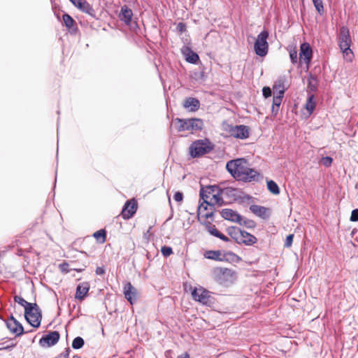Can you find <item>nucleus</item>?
<instances>
[{
  "mask_svg": "<svg viewBox=\"0 0 358 358\" xmlns=\"http://www.w3.org/2000/svg\"><path fill=\"white\" fill-rule=\"evenodd\" d=\"M187 52H184L185 55V59L190 64H196L199 61V57L197 53L194 52L192 50L187 48Z\"/></svg>",
  "mask_w": 358,
  "mask_h": 358,
  "instance_id": "nucleus-29",
  "label": "nucleus"
},
{
  "mask_svg": "<svg viewBox=\"0 0 358 358\" xmlns=\"http://www.w3.org/2000/svg\"><path fill=\"white\" fill-rule=\"evenodd\" d=\"M269 33L266 29H264L261 31L256 38L254 45L255 52L259 57H265L268 51V43L267 39L268 38Z\"/></svg>",
  "mask_w": 358,
  "mask_h": 358,
  "instance_id": "nucleus-7",
  "label": "nucleus"
},
{
  "mask_svg": "<svg viewBox=\"0 0 358 358\" xmlns=\"http://www.w3.org/2000/svg\"><path fill=\"white\" fill-rule=\"evenodd\" d=\"M204 211L207 212L203 214L202 216L206 219L212 218V220H213L214 212L215 211L214 203L209 202L206 199L203 200V201L198 206L199 215L202 214V213Z\"/></svg>",
  "mask_w": 358,
  "mask_h": 358,
  "instance_id": "nucleus-14",
  "label": "nucleus"
},
{
  "mask_svg": "<svg viewBox=\"0 0 358 358\" xmlns=\"http://www.w3.org/2000/svg\"><path fill=\"white\" fill-rule=\"evenodd\" d=\"M185 108H188L190 112H195L200 108V101L194 97L186 98L182 103Z\"/></svg>",
  "mask_w": 358,
  "mask_h": 358,
  "instance_id": "nucleus-21",
  "label": "nucleus"
},
{
  "mask_svg": "<svg viewBox=\"0 0 358 358\" xmlns=\"http://www.w3.org/2000/svg\"><path fill=\"white\" fill-rule=\"evenodd\" d=\"M321 162L324 166L329 167L333 162V159L329 156L324 157L322 158Z\"/></svg>",
  "mask_w": 358,
  "mask_h": 358,
  "instance_id": "nucleus-46",
  "label": "nucleus"
},
{
  "mask_svg": "<svg viewBox=\"0 0 358 358\" xmlns=\"http://www.w3.org/2000/svg\"><path fill=\"white\" fill-rule=\"evenodd\" d=\"M285 76H280L273 85V89L277 92L278 94H285V84L286 83Z\"/></svg>",
  "mask_w": 358,
  "mask_h": 358,
  "instance_id": "nucleus-27",
  "label": "nucleus"
},
{
  "mask_svg": "<svg viewBox=\"0 0 358 358\" xmlns=\"http://www.w3.org/2000/svg\"><path fill=\"white\" fill-rule=\"evenodd\" d=\"M73 6H77V2H80L81 0H69Z\"/></svg>",
  "mask_w": 358,
  "mask_h": 358,
  "instance_id": "nucleus-59",
  "label": "nucleus"
},
{
  "mask_svg": "<svg viewBox=\"0 0 358 358\" xmlns=\"http://www.w3.org/2000/svg\"><path fill=\"white\" fill-rule=\"evenodd\" d=\"M73 358H80L79 356H73Z\"/></svg>",
  "mask_w": 358,
  "mask_h": 358,
  "instance_id": "nucleus-60",
  "label": "nucleus"
},
{
  "mask_svg": "<svg viewBox=\"0 0 358 358\" xmlns=\"http://www.w3.org/2000/svg\"><path fill=\"white\" fill-rule=\"evenodd\" d=\"M56 182H57V179L55 178V185L56 184Z\"/></svg>",
  "mask_w": 358,
  "mask_h": 358,
  "instance_id": "nucleus-62",
  "label": "nucleus"
},
{
  "mask_svg": "<svg viewBox=\"0 0 358 358\" xmlns=\"http://www.w3.org/2000/svg\"><path fill=\"white\" fill-rule=\"evenodd\" d=\"M240 225L243 226L248 229H253L256 227V223L252 220L249 219H243L242 217V221L241 223H238Z\"/></svg>",
  "mask_w": 358,
  "mask_h": 358,
  "instance_id": "nucleus-39",
  "label": "nucleus"
},
{
  "mask_svg": "<svg viewBox=\"0 0 358 358\" xmlns=\"http://www.w3.org/2000/svg\"><path fill=\"white\" fill-rule=\"evenodd\" d=\"M350 220L351 222H358V208L352 210Z\"/></svg>",
  "mask_w": 358,
  "mask_h": 358,
  "instance_id": "nucleus-49",
  "label": "nucleus"
},
{
  "mask_svg": "<svg viewBox=\"0 0 358 358\" xmlns=\"http://www.w3.org/2000/svg\"><path fill=\"white\" fill-rule=\"evenodd\" d=\"M211 292L203 287H194L192 291V299L206 306H212L215 303V299Z\"/></svg>",
  "mask_w": 358,
  "mask_h": 358,
  "instance_id": "nucleus-6",
  "label": "nucleus"
},
{
  "mask_svg": "<svg viewBox=\"0 0 358 358\" xmlns=\"http://www.w3.org/2000/svg\"><path fill=\"white\" fill-rule=\"evenodd\" d=\"M237 180L244 182H258L262 178V176L260 173L250 167Z\"/></svg>",
  "mask_w": 358,
  "mask_h": 358,
  "instance_id": "nucleus-13",
  "label": "nucleus"
},
{
  "mask_svg": "<svg viewBox=\"0 0 358 358\" xmlns=\"http://www.w3.org/2000/svg\"><path fill=\"white\" fill-rule=\"evenodd\" d=\"M204 257L209 259L222 262L223 254L220 250H208L205 252Z\"/></svg>",
  "mask_w": 358,
  "mask_h": 358,
  "instance_id": "nucleus-30",
  "label": "nucleus"
},
{
  "mask_svg": "<svg viewBox=\"0 0 358 358\" xmlns=\"http://www.w3.org/2000/svg\"><path fill=\"white\" fill-rule=\"evenodd\" d=\"M243 231L237 227H230L227 229L229 236L233 238L238 244H240L241 237L243 236Z\"/></svg>",
  "mask_w": 358,
  "mask_h": 358,
  "instance_id": "nucleus-25",
  "label": "nucleus"
},
{
  "mask_svg": "<svg viewBox=\"0 0 358 358\" xmlns=\"http://www.w3.org/2000/svg\"><path fill=\"white\" fill-rule=\"evenodd\" d=\"M6 324L9 331L15 334V336H20L24 334L32 331V330L24 331L22 324L13 315H10V317L6 321Z\"/></svg>",
  "mask_w": 358,
  "mask_h": 358,
  "instance_id": "nucleus-10",
  "label": "nucleus"
},
{
  "mask_svg": "<svg viewBox=\"0 0 358 358\" xmlns=\"http://www.w3.org/2000/svg\"><path fill=\"white\" fill-rule=\"evenodd\" d=\"M283 96L284 95L278 94H277L276 96H273L272 106H274V107L280 108Z\"/></svg>",
  "mask_w": 358,
  "mask_h": 358,
  "instance_id": "nucleus-42",
  "label": "nucleus"
},
{
  "mask_svg": "<svg viewBox=\"0 0 358 358\" xmlns=\"http://www.w3.org/2000/svg\"><path fill=\"white\" fill-rule=\"evenodd\" d=\"M221 194H222V191L220 190V189L218 187V190H216L215 194H213L211 201L212 203L215 204L216 201H222Z\"/></svg>",
  "mask_w": 358,
  "mask_h": 358,
  "instance_id": "nucleus-44",
  "label": "nucleus"
},
{
  "mask_svg": "<svg viewBox=\"0 0 358 358\" xmlns=\"http://www.w3.org/2000/svg\"><path fill=\"white\" fill-rule=\"evenodd\" d=\"M218 190V187L215 185H209L206 187H201L200 189V201L201 200H207L208 198L210 195L213 196L215 194V191Z\"/></svg>",
  "mask_w": 358,
  "mask_h": 358,
  "instance_id": "nucleus-24",
  "label": "nucleus"
},
{
  "mask_svg": "<svg viewBox=\"0 0 358 358\" xmlns=\"http://www.w3.org/2000/svg\"><path fill=\"white\" fill-rule=\"evenodd\" d=\"M213 275L215 280L220 285L227 286L236 280V273L231 269L227 268H215L213 270Z\"/></svg>",
  "mask_w": 358,
  "mask_h": 358,
  "instance_id": "nucleus-4",
  "label": "nucleus"
},
{
  "mask_svg": "<svg viewBox=\"0 0 358 358\" xmlns=\"http://www.w3.org/2000/svg\"><path fill=\"white\" fill-rule=\"evenodd\" d=\"M123 289L125 299L130 304H134L137 301V289L129 282L124 284Z\"/></svg>",
  "mask_w": 358,
  "mask_h": 358,
  "instance_id": "nucleus-17",
  "label": "nucleus"
},
{
  "mask_svg": "<svg viewBox=\"0 0 358 358\" xmlns=\"http://www.w3.org/2000/svg\"><path fill=\"white\" fill-rule=\"evenodd\" d=\"M174 123L178 132L188 131L192 133L200 131L204 127L203 120L200 118H176Z\"/></svg>",
  "mask_w": 358,
  "mask_h": 358,
  "instance_id": "nucleus-1",
  "label": "nucleus"
},
{
  "mask_svg": "<svg viewBox=\"0 0 358 358\" xmlns=\"http://www.w3.org/2000/svg\"><path fill=\"white\" fill-rule=\"evenodd\" d=\"M267 188L273 194H280V188L278 185L272 180L267 181Z\"/></svg>",
  "mask_w": 358,
  "mask_h": 358,
  "instance_id": "nucleus-35",
  "label": "nucleus"
},
{
  "mask_svg": "<svg viewBox=\"0 0 358 358\" xmlns=\"http://www.w3.org/2000/svg\"><path fill=\"white\" fill-rule=\"evenodd\" d=\"M207 229L209 234L213 236L218 237L220 234V231L217 229L215 225L211 226L209 223V225L207 226Z\"/></svg>",
  "mask_w": 358,
  "mask_h": 358,
  "instance_id": "nucleus-43",
  "label": "nucleus"
},
{
  "mask_svg": "<svg viewBox=\"0 0 358 358\" xmlns=\"http://www.w3.org/2000/svg\"><path fill=\"white\" fill-rule=\"evenodd\" d=\"M86 268V266H83L82 268H74L71 267L70 268V264L67 262H63L59 264V268L60 270L64 273H69L71 271H76L77 272H82Z\"/></svg>",
  "mask_w": 358,
  "mask_h": 358,
  "instance_id": "nucleus-32",
  "label": "nucleus"
},
{
  "mask_svg": "<svg viewBox=\"0 0 358 358\" xmlns=\"http://www.w3.org/2000/svg\"><path fill=\"white\" fill-rule=\"evenodd\" d=\"M137 208V203L134 199L127 201L121 212L122 217L124 220L130 219L136 213Z\"/></svg>",
  "mask_w": 358,
  "mask_h": 358,
  "instance_id": "nucleus-11",
  "label": "nucleus"
},
{
  "mask_svg": "<svg viewBox=\"0 0 358 358\" xmlns=\"http://www.w3.org/2000/svg\"><path fill=\"white\" fill-rule=\"evenodd\" d=\"M257 238L251 234L243 231V236L241 237L240 244H244L245 245H252L257 242Z\"/></svg>",
  "mask_w": 358,
  "mask_h": 358,
  "instance_id": "nucleus-28",
  "label": "nucleus"
},
{
  "mask_svg": "<svg viewBox=\"0 0 358 358\" xmlns=\"http://www.w3.org/2000/svg\"><path fill=\"white\" fill-rule=\"evenodd\" d=\"M105 273V269L103 267H97L96 269V275H103Z\"/></svg>",
  "mask_w": 358,
  "mask_h": 358,
  "instance_id": "nucleus-53",
  "label": "nucleus"
},
{
  "mask_svg": "<svg viewBox=\"0 0 358 358\" xmlns=\"http://www.w3.org/2000/svg\"><path fill=\"white\" fill-rule=\"evenodd\" d=\"M85 344L84 339L80 336L76 337L72 342V348L75 350L80 349Z\"/></svg>",
  "mask_w": 358,
  "mask_h": 358,
  "instance_id": "nucleus-37",
  "label": "nucleus"
},
{
  "mask_svg": "<svg viewBox=\"0 0 358 358\" xmlns=\"http://www.w3.org/2000/svg\"><path fill=\"white\" fill-rule=\"evenodd\" d=\"M313 57V50L309 43H303L301 45L299 52L300 62H305L307 65L310 63Z\"/></svg>",
  "mask_w": 358,
  "mask_h": 358,
  "instance_id": "nucleus-16",
  "label": "nucleus"
},
{
  "mask_svg": "<svg viewBox=\"0 0 358 358\" xmlns=\"http://www.w3.org/2000/svg\"><path fill=\"white\" fill-rule=\"evenodd\" d=\"M289 58L292 64L297 63V50L294 48H290L289 50Z\"/></svg>",
  "mask_w": 358,
  "mask_h": 358,
  "instance_id": "nucleus-41",
  "label": "nucleus"
},
{
  "mask_svg": "<svg viewBox=\"0 0 358 358\" xmlns=\"http://www.w3.org/2000/svg\"><path fill=\"white\" fill-rule=\"evenodd\" d=\"M24 317L31 327L38 328L41 325L42 319L41 310L36 303H32L31 306L24 310Z\"/></svg>",
  "mask_w": 358,
  "mask_h": 358,
  "instance_id": "nucleus-5",
  "label": "nucleus"
},
{
  "mask_svg": "<svg viewBox=\"0 0 358 358\" xmlns=\"http://www.w3.org/2000/svg\"><path fill=\"white\" fill-rule=\"evenodd\" d=\"M62 19H63L64 25L68 29H71L73 26V24L75 23L74 20L68 13H64L62 16Z\"/></svg>",
  "mask_w": 358,
  "mask_h": 358,
  "instance_id": "nucleus-36",
  "label": "nucleus"
},
{
  "mask_svg": "<svg viewBox=\"0 0 358 358\" xmlns=\"http://www.w3.org/2000/svg\"><path fill=\"white\" fill-rule=\"evenodd\" d=\"M161 252L165 257H167L173 254V250L171 247L164 245L162 247Z\"/></svg>",
  "mask_w": 358,
  "mask_h": 358,
  "instance_id": "nucleus-45",
  "label": "nucleus"
},
{
  "mask_svg": "<svg viewBox=\"0 0 358 358\" xmlns=\"http://www.w3.org/2000/svg\"><path fill=\"white\" fill-rule=\"evenodd\" d=\"M214 144L208 138L194 141L189 146V153L193 158L201 157L211 152Z\"/></svg>",
  "mask_w": 358,
  "mask_h": 358,
  "instance_id": "nucleus-2",
  "label": "nucleus"
},
{
  "mask_svg": "<svg viewBox=\"0 0 358 358\" xmlns=\"http://www.w3.org/2000/svg\"><path fill=\"white\" fill-rule=\"evenodd\" d=\"M173 199L177 202H180L183 199V194L181 192H176L174 194Z\"/></svg>",
  "mask_w": 358,
  "mask_h": 358,
  "instance_id": "nucleus-50",
  "label": "nucleus"
},
{
  "mask_svg": "<svg viewBox=\"0 0 358 358\" xmlns=\"http://www.w3.org/2000/svg\"><path fill=\"white\" fill-rule=\"evenodd\" d=\"M248 162L244 158H237L227 162L226 169L236 180L248 168Z\"/></svg>",
  "mask_w": 358,
  "mask_h": 358,
  "instance_id": "nucleus-3",
  "label": "nucleus"
},
{
  "mask_svg": "<svg viewBox=\"0 0 358 358\" xmlns=\"http://www.w3.org/2000/svg\"><path fill=\"white\" fill-rule=\"evenodd\" d=\"M316 102L315 101V95L314 94H308L305 108L307 110V111L309 113V114H311L313 110L315 108Z\"/></svg>",
  "mask_w": 358,
  "mask_h": 358,
  "instance_id": "nucleus-31",
  "label": "nucleus"
},
{
  "mask_svg": "<svg viewBox=\"0 0 358 358\" xmlns=\"http://www.w3.org/2000/svg\"><path fill=\"white\" fill-rule=\"evenodd\" d=\"M178 358H189V355L187 352H184L179 355Z\"/></svg>",
  "mask_w": 358,
  "mask_h": 358,
  "instance_id": "nucleus-56",
  "label": "nucleus"
},
{
  "mask_svg": "<svg viewBox=\"0 0 358 358\" xmlns=\"http://www.w3.org/2000/svg\"><path fill=\"white\" fill-rule=\"evenodd\" d=\"M313 5L320 15L324 13V6L322 0H313Z\"/></svg>",
  "mask_w": 358,
  "mask_h": 358,
  "instance_id": "nucleus-40",
  "label": "nucleus"
},
{
  "mask_svg": "<svg viewBox=\"0 0 358 358\" xmlns=\"http://www.w3.org/2000/svg\"><path fill=\"white\" fill-rule=\"evenodd\" d=\"M89 289L90 285L87 282H84L78 284L76 287L75 296L76 299H79L80 301L83 300L87 295Z\"/></svg>",
  "mask_w": 358,
  "mask_h": 358,
  "instance_id": "nucleus-22",
  "label": "nucleus"
},
{
  "mask_svg": "<svg viewBox=\"0 0 358 358\" xmlns=\"http://www.w3.org/2000/svg\"><path fill=\"white\" fill-rule=\"evenodd\" d=\"M71 350L69 348H66L65 350L59 355V358H69Z\"/></svg>",
  "mask_w": 358,
  "mask_h": 358,
  "instance_id": "nucleus-51",
  "label": "nucleus"
},
{
  "mask_svg": "<svg viewBox=\"0 0 358 358\" xmlns=\"http://www.w3.org/2000/svg\"><path fill=\"white\" fill-rule=\"evenodd\" d=\"M294 238V234H289L285 241V247L289 248L292 245Z\"/></svg>",
  "mask_w": 358,
  "mask_h": 358,
  "instance_id": "nucleus-47",
  "label": "nucleus"
},
{
  "mask_svg": "<svg viewBox=\"0 0 358 358\" xmlns=\"http://www.w3.org/2000/svg\"><path fill=\"white\" fill-rule=\"evenodd\" d=\"M14 301L17 303L20 306L24 308V310L31 306L32 303L27 302L25 299H24L21 296L15 295L13 297Z\"/></svg>",
  "mask_w": 358,
  "mask_h": 358,
  "instance_id": "nucleus-38",
  "label": "nucleus"
},
{
  "mask_svg": "<svg viewBox=\"0 0 358 358\" xmlns=\"http://www.w3.org/2000/svg\"><path fill=\"white\" fill-rule=\"evenodd\" d=\"M262 94L265 98H268L272 94V91L269 87H264L262 89Z\"/></svg>",
  "mask_w": 358,
  "mask_h": 358,
  "instance_id": "nucleus-48",
  "label": "nucleus"
},
{
  "mask_svg": "<svg viewBox=\"0 0 358 358\" xmlns=\"http://www.w3.org/2000/svg\"><path fill=\"white\" fill-rule=\"evenodd\" d=\"M15 345V344H13L11 345H8V346H6L4 348H2L3 350H10L11 348H13L14 346ZM0 350H1V348H0Z\"/></svg>",
  "mask_w": 358,
  "mask_h": 358,
  "instance_id": "nucleus-58",
  "label": "nucleus"
},
{
  "mask_svg": "<svg viewBox=\"0 0 358 358\" xmlns=\"http://www.w3.org/2000/svg\"><path fill=\"white\" fill-rule=\"evenodd\" d=\"M250 210L256 216L263 220H268L271 215L270 209L262 206L256 204L251 205L250 206Z\"/></svg>",
  "mask_w": 358,
  "mask_h": 358,
  "instance_id": "nucleus-18",
  "label": "nucleus"
},
{
  "mask_svg": "<svg viewBox=\"0 0 358 358\" xmlns=\"http://www.w3.org/2000/svg\"><path fill=\"white\" fill-rule=\"evenodd\" d=\"M355 230L354 229V230L352 231V234H355Z\"/></svg>",
  "mask_w": 358,
  "mask_h": 358,
  "instance_id": "nucleus-61",
  "label": "nucleus"
},
{
  "mask_svg": "<svg viewBox=\"0 0 358 358\" xmlns=\"http://www.w3.org/2000/svg\"><path fill=\"white\" fill-rule=\"evenodd\" d=\"M357 351H358V344H357Z\"/></svg>",
  "mask_w": 358,
  "mask_h": 358,
  "instance_id": "nucleus-63",
  "label": "nucleus"
},
{
  "mask_svg": "<svg viewBox=\"0 0 358 358\" xmlns=\"http://www.w3.org/2000/svg\"><path fill=\"white\" fill-rule=\"evenodd\" d=\"M220 214L222 217L226 220L231 221L236 223H241V221H242V216L236 211L232 209H222L220 211Z\"/></svg>",
  "mask_w": 358,
  "mask_h": 358,
  "instance_id": "nucleus-19",
  "label": "nucleus"
},
{
  "mask_svg": "<svg viewBox=\"0 0 358 358\" xmlns=\"http://www.w3.org/2000/svg\"><path fill=\"white\" fill-rule=\"evenodd\" d=\"M229 133L231 136L238 139H246L250 134L248 127L243 124L231 127Z\"/></svg>",
  "mask_w": 358,
  "mask_h": 358,
  "instance_id": "nucleus-15",
  "label": "nucleus"
},
{
  "mask_svg": "<svg viewBox=\"0 0 358 358\" xmlns=\"http://www.w3.org/2000/svg\"><path fill=\"white\" fill-rule=\"evenodd\" d=\"M59 333L57 331L49 332L48 334L44 335L39 340V345L41 347H51L55 345L59 340Z\"/></svg>",
  "mask_w": 358,
  "mask_h": 358,
  "instance_id": "nucleus-12",
  "label": "nucleus"
},
{
  "mask_svg": "<svg viewBox=\"0 0 358 358\" xmlns=\"http://www.w3.org/2000/svg\"><path fill=\"white\" fill-rule=\"evenodd\" d=\"M217 238H220V239H221V240H222V241H225V242H228V241H229V238H228V237H227V236H226L225 235H224L223 234H222L221 232H220V235L218 236V237H217Z\"/></svg>",
  "mask_w": 358,
  "mask_h": 358,
  "instance_id": "nucleus-54",
  "label": "nucleus"
},
{
  "mask_svg": "<svg viewBox=\"0 0 358 358\" xmlns=\"http://www.w3.org/2000/svg\"><path fill=\"white\" fill-rule=\"evenodd\" d=\"M76 8L92 17H96L95 10L86 0H81L80 2H77Z\"/></svg>",
  "mask_w": 358,
  "mask_h": 358,
  "instance_id": "nucleus-23",
  "label": "nucleus"
},
{
  "mask_svg": "<svg viewBox=\"0 0 358 358\" xmlns=\"http://www.w3.org/2000/svg\"><path fill=\"white\" fill-rule=\"evenodd\" d=\"M241 260V258L232 252H227L223 254V261H227L229 262H235L237 263Z\"/></svg>",
  "mask_w": 358,
  "mask_h": 358,
  "instance_id": "nucleus-33",
  "label": "nucleus"
},
{
  "mask_svg": "<svg viewBox=\"0 0 358 358\" xmlns=\"http://www.w3.org/2000/svg\"><path fill=\"white\" fill-rule=\"evenodd\" d=\"M177 29L180 31V32H184L186 29V25L185 23L183 22H179L178 24H177Z\"/></svg>",
  "mask_w": 358,
  "mask_h": 358,
  "instance_id": "nucleus-52",
  "label": "nucleus"
},
{
  "mask_svg": "<svg viewBox=\"0 0 358 358\" xmlns=\"http://www.w3.org/2000/svg\"><path fill=\"white\" fill-rule=\"evenodd\" d=\"M215 204H217V206L220 207V206H222L223 205H224L225 203H224L223 199L222 198V201H216Z\"/></svg>",
  "mask_w": 358,
  "mask_h": 358,
  "instance_id": "nucleus-57",
  "label": "nucleus"
},
{
  "mask_svg": "<svg viewBox=\"0 0 358 358\" xmlns=\"http://www.w3.org/2000/svg\"><path fill=\"white\" fill-rule=\"evenodd\" d=\"M93 236L100 243H103L104 242H106V231L104 229L98 230L93 234Z\"/></svg>",
  "mask_w": 358,
  "mask_h": 358,
  "instance_id": "nucleus-34",
  "label": "nucleus"
},
{
  "mask_svg": "<svg viewBox=\"0 0 358 358\" xmlns=\"http://www.w3.org/2000/svg\"><path fill=\"white\" fill-rule=\"evenodd\" d=\"M318 80L317 77L313 74H309L308 76V94H313L317 91Z\"/></svg>",
  "mask_w": 358,
  "mask_h": 358,
  "instance_id": "nucleus-26",
  "label": "nucleus"
},
{
  "mask_svg": "<svg viewBox=\"0 0 358 358\" xmlns=\"http://www.w3.org/2000/svg\"><path fill=\"white\" fill-rule=\"evenodd\" d=\"M338 44L339 48L343 53L345 54L347 57L350 55V59L351 60V57L353 55L352 51L350 49L351 38L349 29L346 27H342L340 29Z\"/></svg>",
  "mask_w": 358,
  "mask_h": 358,
  "instance_id": "nucleus-8",
  "label": "nucleus"
},
{
  "mask_svg": "<svg viewBox=\"0 0 358 358\" xmlns=\"http://www.w3.org/2000/svg\"><path fill=\"white\" fill-rule=\"evenodd\" d=\"M118 17L121 21L127 25H129L132 20L133 12L127 5H124L121 7Z\"/></svg>",
  "mask_w": 358,
  "mask_h": 358,
  "instance_id": "nucleus-20",
  "label": "nucleus"
},
{
  "mask_svg": "<svg viewBox=\"0 0 358 358\" xmlns=\"http://www.w3.org/2000/svg\"><path fill=\"white\" fill-rule=\"evenodd\" d=\"M222 194L225 195L228 198L233 199L235 201H241V202H245L252 199L248 194H245L244 192H239L237 189L228 187L224 188L222 190Z\"/></svg>",
  "mask_w": 358,
  "mask_h": 358,
  "instance_id": "nucleus-9",
  "label": "nucleus"
},
{
  "mask_svg": "<svg viewBox=\"0 0 358 358\" xmlns=\"http://www.w3.org/2000/svg\"><path fill=\"white\" fill-rule=\"evenodd\" d=\"M279 108H280L274 107V106H272L271 112L274 116H276L278 115Z\"/></svg>",
  "mask_w": 358,
  "mask_h": 358,
  "instance_id": "nucleus-55",
  "label": "nucleus"
}]
</instances>
